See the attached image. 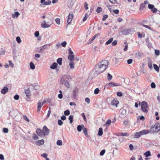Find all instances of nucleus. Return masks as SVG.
Listing matches in <instances>:
<instances>
[{
  "mask_svg": "<svg viewBox=\"0 0 160 160\" xmlns=\"http://www.w3.org/2000/svg\"><path fill=\"white\" fill-rule=\"evenodd\" d=\"M108 61L104 60L96 64L94 68L96 73L99 74L105 71L108 67Z\"/></svg>",
  "mask_w": 160,
  "mask_h": 160,
  "instance_id": "obj_1",
  "label": "nucleus"
},
{
  "mask_svg": "<svg viewBox=\"0 0 160 160\" xmlns=\"http://www.w3.org/2000/svg\"><path fill=\"white\" fill-rule=\"evenodd\" d=\"M71 78L70 76L68 75H65L62 76L61 78L60 82L64 85L67 88H69L70 85L67 79Z\"/></svg>",
  "mask_w": 160,
  "mask_h": 160,
  "instance_id": "obj_2",
  "label": "nucleus"
},
{
  "mask_svg": "<svg viewBox=\"0 0 160 160\" xmlns=\"http://www.w3.org/2000/svg\"><path fill=\"white\" fill-rule=\"evenodd\" d=\"M150 132L153 133H158L160 131V124L157 122L152 125L150 128Z\"/></svg>",
  "mask_w": 160,
  "mask_h": 160,
  "instance_id": "obj_3",
  "label": "nucleus"
},
{
  "mask_svg": "<svg viewBox=\"0 0 160 160\" xmlns=\"http://www.w3.org/2000/svg\"><path fill=\"white\" fill-rule=\"evenodd\" d=\"M149 132V131L148 130H143L140 132L135 133L134 135V138H138L142 135L147 134Z\"/></svg>",
  "mask_w": 160,
  "mask_h": 160,
  "instance_id": "obj_4",
  "label": "nucleus"
},
{
  "mask_svg": "<svg viewBox=\"0 0 160 160\" xmlns=\"http://www.w3.org/2000/svg\"><path fill=\"white\" fill-rule=\"evenodd\" d=\"M148 106L146 102L143 101L141 103V109L142 111L145 113H147L148 112Z\"/></svg>",
  "mask_w": 160,
  "mask_h": 160,
  "instance_id": "obj_5",
  "label": "nucleus"
},
{
  "mask_svg": "<svg viewBox=\"0 0 160 160\" xmlns=\"http://www.w3.org/2000/svg\"><path fill=\"white\" fill-rule=\"evenodd\" d=\"M24 92L26 94L25 96H24V98L27 101H29L30 100V97L31 96V94L30 92V90L28 88L25 90Z\"/></svg>",
  "mask_w": 160,
  "mask_h": 160,
  "instance_id": "obj_6",
  "label": "nucleus"
},
{
  "mask_svg": "<svg viewBox=\"0 0 160 160\" xmlns=\"http://www.w3.org/2000/svg\"><path fill=\"white\" fill-rule=\"evenodd\" d=\"M78 89L76 87H75L73 91V95L72 97L75 99H77V95L78 94Z\"/></svg>",
  "mask_w": 160,
  "mask_h": 160,
  "instance_id": "obj_7",
  "label": "nucleus"
},
{
  "mask_svg": "<svg viewBox=\"0 0 160 160\" xmlns=\"http://www.w3.org/2000/svg\"><path fill=\"white\" fill-rule=\"evenodd\" d=\"M43 23H42L41 26L43 28H49L50 27L51 24H49L50 22H47L46 21H44Z\"/></svg>",
  "mask_w": 160,
  "mask_h": 160,
  "instance_id": "obj_8",
  "label": "nucleus"
},
{
  "mask_svg": "<svg viewBox=\"0 0 160 160\" xmlns=\"http://www.w3.org/2000/svg\"><path fill=\"white\" fill-rule=\"evenodd\" d=\"M42 130L44 136H47L48 135L49 132V130L46 126H44L43 127Z\"/></svg>",
  "mask_w": 160,
  "mask_h": 160,
  "instance_id": "obj_9",
  "label": "nucleus"
},
{
  "mask_svg": "<svg viewBox=\"0 0 160 160\" xmlns=\"http://www.w3.org/2000/svg\"><path fill=\"white\" fill-rule=\"evenodd\" d=\"M118 103V100L117 99H115L111 101L110 104L112 106H115L116 107H117V105Z\"/></svg>",
  "mask_w": 160,
  "mask_h": 160,
  "instance_id": "obj_10",
  "label": "nucleus"
},
{
  "mask_svg": "<svg viewBox=\"0 0 160 160\" xmlns=\"http://www.w3.org/2000/svg\"><path fill=\"white\" fill-rule=\"evenodd\" d=\"M36 133L39 136L41 137H42L43 136H44L42 130L40 129H37L36 130Z\"/></svg>",
  "mask_w": 160,
  "mask_h": 160,
  "instance_id": "obj_11",
  "label": "nucleus"
},
{
  "mask_svg": "<svg viewBox=\"0 0 160 160\" xmlns=\"http://www.w3.org/2000/svg\"><path fill=\"white\" fill-rule=\"evenodd\" d=\"M73 18V15L72 14H69L68 16V19L67 22L68 24H69L72 21Z\"/></svg>",
  "mask_w": 160,
  "mask_h": 160,
  "instance_id": "obj_12",
  "label": "nucleus"
},
{
  "mask_svg": "<svg viewBox=\"0 0 160 160\" xmlns=\"http://www.w3.org/2000/svg\"><path fill=\"white\" fill-rule=\"evenodd\" d=\"M43 105L42 104V101L41 100L38 101V108H37V111H39L41 109V107Z\"/></svg>",
  "mask_w": 160,
  "mask_h": 160,
  "instance_id": "obj_13",
  "label": "nucleus"
},
{
  "mask_svg": "<svg viewBox=\"0 0 160 160\" xmlns=\"http://www.w3.org/2000/svg\"><path fill=\"white\" fill-rule=\"evenodd\" d=\"M8 88L7 87H4L3 89H1V92L2 94H5L8 91Z\"/></svg>",
  "mask_w": 160,
  "mask_h": 160,
  "instance_id": "obj_14",
  "label": "nucleus"
},
{
  "mask_svg": "<svg viewBox=\"0 0 160 160\" xmlns=\"http://www.w3.org/2000/svg\"><path fill=\"white\" fill-rule=\"evenodd\" d=\"M51 45L50 44H46L41 47L43 51L45 49H48Z\"/></svg>",
  "mask_w": 160,
  "mask_h": 160,
  "instance_id": "obj_15",
  "label": "nucleus"
},
{
  "mask_svg": "<svg viewBox=\"0 0 160 160\" xmlns=\"http://www.w3.org/2000/svg\"><path fill=\"white\" fill-rule=\"evenodd\" d=\"M84 128V126L83 125H79L77 127V129L78 132H80L82 129H83V128Z\"/></svg>",
  "mask_w": 160,
  "mask_h": 160,
  "instance_id": "obj_16",
  "label": "nucleus"
},
{
  "mask_svg": "<svg viewBox=\"0 0 160 160\" xmlns=\"http://www.w3.org/2000/svg\"><path fill=\"white\" fill-rule=\"evenodd\" d=\"M143 154L146 157H148L151 156V152L149 151H146Z\"/></svg>",
  "mask_w": 160,
  "mask_h": 160,
  "instance_id": "obj_17",
  "label": "nucleus"
},
{
  "mask_svg": "<svg viewBox=\"0 0 160 160\" xmlns=\"http://www.w3.org/2000/svg\"><path fill=\"white\" fill-rule=\"evenodd\" d=\"M20 15V13L18 12H14V14H12V17L13 18H17Z\"/></svg>",
  "mask_w": 160,
  "mask_h": 160,
  "instance_id": "obj_18",
  "label": "nucleus"
},
{
  "mask_svg": "<svg viewBox=\"0 0 160 160\" xmlns=\"http://www.w3.org/2000/svg\"><path fill=\"white\" fill-rule=\"evenodd\" d=\"M57 66L58 64L57 63L54 62L50 66V68L52 69H54L57 67Z\"/></svg>",
  "mask_w": 160,
  "mask_h": 160,
  "instance_id": "obj_19",
  "label": "nucleus"
},
{
  "mask_svg": "<svg viewBox=\"0 0 160 160\" xmlns=\"http://www.w3.org/2000/svg\"><path fill=\"white\" fill-rule=\"evenodd\" d=\"M68 58L71 61H73L74 59V55H69L68 57Z\"/></svg>",
  "mask_w": 160,
  "mask_h": 160,
  "instance_id": "obj_20",
  "label": "nucleus"
},
{
  "mask_svg": "<svg viewBox=\"0 0 160 160\" xmlns=\"http://www.w3.org/2000/svg\"><path fill=\"white\" fill-rule=\"evenodd\" d=\"M103 129L102 128H100L99 129L98 132V136H101L103 134Z\"/></svg>",
  "mask_w": 160,
  "mask_h": 160,
  "instance_id": "obj_21",
  "label": "nucleus"
},
{
  "mask_svg": "<svg viewBox=\"0 0 160 160\" xmlns=\"http://www.w3.org/2000/svg\"><path fill=\"white\" fill-rule=\"evenodd\" d=\"M118 136H128L129 135V134L127 132H121L120 133H118Z\"/></svg>",
  "mask_w": 160,
  "mask_h": 160,
  "instance_id": "obj_22",
  "label": "nucleus"
},
{
  "mask_svg": "<svg viewBox=\"0 0 160 160\" xmlns=\"http://www.w3.org/2000/svg\"><path fill=\"white\" fill-rule=\"evenodd\" d=\"M129 31V30H128V29H124L122 31V32L124 35H127L129 34V32H128Z\"/></svg>",
  "mask_w": 160,
  "mask_h": 160,
  "instance_id": "obj_23",
  "label": "nucleus"
},
{
  "mask_svg": "<svg viewBox=\"0 0 160 160\" xmlns=\"http://www.w3.org/2000/svg\"><path fill=\"white\" fill-rule=\"evenodd\" d=\"M30 67L31 69L33 70L35 68V66L33 62H31L30 63Z\"/></svg>",
  "mask_w": 160,
  "mask_h": 160,
  "instance_id": "obj_24",
  "label": "nucleus"
},
{
  "mask_svg": "<svg viewBox=\"0 0 160 160\" xmlns=\"http://www.w3.org/2000/svg\"><path fill=\"white\" fill-rule=\"evenodd\" d=\"M57 62L60 65L62 64V58H58L57 60Z\"/></svg>",
  "mask_w": 160,
  "mask_h": 160,
  "instance_id": "obj_25",
  "label": "nucleus"
},
{
  "mask_svg": "<svg viewBox=\"0 0 160 160\" xmlns=\"http://www.w3.org/2000/svg\"><path fill=\"white\" fill-rule=\"evenodd\" d=\"M37 142L38 145L43 144L44 142V141L43 139L38 140Z\"/></svg>",
  "mask_w": 160,
  "mask_h": 160,
  "instance_id": "obj_26",
  "label": "nucleus"
},
{
  "mask_svg": "<svg viewBox=\"0 0 160 160\" xmlns=\"http://www.w3.org/2000/svg\"><path fill=\"white\" fill-rule=\"evenodd\" d=\"M154 69L157 72L159 71V68L158 67L156 64H154L153 65Z\"/></svg>",
  "mask_w": 160,
  "mask_h": 160,
  "instance_id": "obj_27",
  "label": "nucleus"
},
{
  "mask_svg": "<svg viewBox=\"0 0 160 160\" xmlns=\"http://www.w3.org/2000/svg\"><path fill=\"white\" fill-rule=\"evenodd\" d=\"M113 39V38H111L107 42H106V44L108 45V44H110L112 42Z\"/></svg>",
  "mask_w": 160,
  "mask_h": 160,
  "instance_id": "obj_28",
  "label": "nucleus"
},
{
  "mask_svg": "<svg viewBox=\"0 0 160 160\" xmlns=\"http://www.w3.org/2000/svg\"><path fill=\"white\" fill-rule=\"evenodd\" d=\"M135 55L137 58H140L142 56L141 53L139 52L136 53Z\"/></svg>",
  "mask_w": 160,
  "mask_h": 160,
  "instance_id": "obj_29",
  "label": "nucleus"
},
{
  "mask_svg": "<svg viewBox=\"0 0 160 160\" xmlns=\"http://www.w3.org/2000/svg\"><path fill=\"white\" fill-rule=\"evenodd\" d=\"M82 131L83 132L84 134V135L86 136H88V135L87 133V130L86 128H83L82 129Z\"/></svg>",
  "mask_w": 160,
  "mask_h": 160,
  "instance_id": "obj_30",
  "label": "nucleus"
},
{
  "mask_svg": "<svg viewBox=\"0 0 160 160\" xmlns=\"http://www.w3.org/2000/svg\"><path fill=\"white\" fill-rule=\"evenodd\" d=\"M146 7V5L144 3H142L140 5V9L143 10Z\"/></svg>",
  "mask_w": 160,
  "mask_h": 160,
  "instance_id": "obj_31",
  "label": "nucleus"
},
{
  "mask_svg": "<svg viewBox=\"0 0 160 160\" xmlns=\"http://www.w3.org/2000/svg\"><path fill=\"white\" fill-rule=\"evenodd\" d=\"M112 78V76L111 75L110 73H108V77L107 79L108 80L110 81L111 80Z\"/></svg>",
  "mask_w": 160,
  "mask_h": 160,
  "instance_id": "obj_32",
  "label": "nucleus"
},
{
  "mask_svg": "<svg viewBox=\"0 0 160 160\" xmlns=\"http://www.w3.org/2000/svg\"><path fill=\"white\" fill-rule=\"evenodd\" d=\"M73 116L70 115L68 119L70 121V123L71 124L73 122Z\"/></svg>",
  "mask_w": 160,
  "mask_h": 160,
  "instance_id": "obj_33",
  "label": "nucleus"
},
{
  "mask_svg": "<svg viewBox=\"0 0 160 160\" xmlns=\"http://www.w3.org/2000/svg\"><path fill=\"white\" fill-rule=\"evenodd\" d=\"M62 140H58L57 142V144L58 146H61L62 145Z\"/></svg>",
  "mask_w": 160,
  "mask_h": 160,
  "instance_id": "obj_34",
  "label": "nucleus"
},
{
  "mask_svg": "<svg viewBox=\"0 0 160 160\" xmlns=\"http://www.w3.org/2000/svg\"><path fill=\"white\" fill-rule=\"evenodd\" d=\"M102 11V8L100 7H98L96 9V12L98 13H100Z\"/></svg>",
  "mask_w": 160,
  "mask_h": 160,
  "instance_id": "obj_35",
  "label": "nucleus"
},
{
  "mask_svg": "<svg viewBox=\"0 0 160 160\" xmlns=\"http://www.w3.org/2000/svg\"><path fill=\"white\" fill-rule=\"evenodd\" d=\"M70 114V111L69 110H67L64 112V114L65 115H69Z\"/></svg>",
  "mask_w": 160,
  "mask_h": 160,
  "instance_id": "obj_36",
  "label": "nucleus"
},
{
  "mask_svg": "<svg viewBox=\"0 0 160 160\" xmlns=\"http://www.w3.org/2000/svg\"><path fill=\"white\" fill-rule=\"evenodd\" d=\"M16 40L18 43H20L21 42V40L19 37H16Z\"/></svg>",
  "mask_w": 160,
  "mask_h": 160,
  "instance_id": "obj_37",
  "label": "nucleus"
},
{
  "mask_svg": "<svg viewBox=\"0 0 160 160\" xmlns=\"http://www.w3.org/2000/svg\"><path fill=\"white\" fill-rule=\"evenodd\" d=\"M99 91L100 90L98 88H96L94 90V93L95 94H97L99 93Z\"/></svg>",
  "mask_w": 160,
  "mask_h": 160,
  "instance_id": "obj_38",
  "label": "nucleus"
},
{
  "mask_svg": "<svg viewBox=\"0 0 160 160\" xmlns=\"http://www.w3.org/2000/svg\"><path fill=\"white\" fill-rule=\"evenodd\" d=\"M148 66L150 69L152 68V63L151 62H150L148 63Z\"/></svg>",
  "mask_w": 160,
  "mask_h": 160,
  "instance_id": "obj_39",
  "label": "nucleus"
},
{
  "mask_svg": "<svg viewBox=\"0 0 160 160\" xmlns=\"http://www.w3.org/2000/svg\"><path fill=\"white\" fill-rule=\"evenodd\" d=\"M69 65L70 66L71 69H73L74 68L73 63V62H70L69 63Z\"/></svg>",
  "mask_w": 160,
  "mask_h": 160,
  "instance_id": "obj_40",
  "label": "nucleus"
},
{
  "mask_svg": "<svg viewBox=\"0 0 160 160\" xmlns=\"http://www.w3.org/2000/svg\"><path fill=\"white\" fill-rule=\"evenodd\" d=\"M51 2L49 0L48 2H45L43 3V5H50L51 4Z\"/></svg>",
  "mask_w": 160,
  "mask_h": 160,
  "instance_id": "obj_41",
  "label": "nucleus"
},
{
  "mask_svg": "<svg viewBox=\"0 0 160 160\" xmlns=\"http://www.w3.org/2000/svg\"><path fill=\"white\" fill-rule=\"evenodd\" d=\"M58 123L59 125L61 126L62 125L63 122L62 120L59 119L58 121Z\"/></svg>",
  "mask_w": 160,
  "mask_h": 160,
  "instance_id": "obj_42",
  "label": "nucleus"
},
{
  "mask_svg": "<svg viewBox=\"0 0 160 160\" xmlns=\"http://www.w3.org/2000/svg\"><path fill=\"white\" fill-rule=\"evenodd\" d=\"M32 138L35 140H37L38 139V136L36 134H33V136L32 137Z\"/></svg>",
  "mask_w": 160,
  "mask_h": 160,
  "instance_id": "obj_43",
  "label": "nucleus"
},
{
  "mask_svg": "<svg viewBox=\"0 0 160 160\" xmlns=\"http://www.w3.org/2000/svg\"><path fill=\"white\" fill-rule=\"evenodd\" d=\"M155 53L156 55H159L160 54V51L159 50H155Z\"/></svg>",
  "mask_w": 160,
  "mask_h": 160,
  "instance_id": "obj_44",
  "label": "nucleus"
},
{
  "mask_svg": "<svg viewBox=\"0 0 160 160\" xmlns=\"http://www.w3.org/2000/svg\"><path fill=\"white\" fill-rule=\"evenodd\" d=\"M23 119L26 121H27L28 122H29L30 121L29 119L25 115H24L23 116Z\"/></svg>",
  "mask_w": 160,
  "mask_h": 160,
  "instance_id": "obj_45",
  "label": "nucleus"
},
{
  "mask_svg": "<svg viewBox=\"0 0 160 160\" xmlns=\"http://www.w3.org/2000/svg\"><path fill=\"white\" fill-rule=\"evenodd\" d=\"M51 112V110L50 108H49L48 111V114L47 115V118H48L50 116V115Z\"/></svg>",
  "mask_w": 160,
  "mask_h": 160,
  "instance_id": "obj_46",
  "label": "nucleus"
},
{
  "mask_svg": "<svg viewBox=\"0 0 160 160\" xmlns=\"http://www.w3.org/2000/svg\"><path fill=\"white\" fill-rule=\"evenodd\" d=\"M105 152V149L102 150L100 152V155L101 156H103Z\"/></svg>",
  "mask_w": 160,
  "mask_h": 160,
  "instance_id": "obj_47",
  "label": "nucleus"
},
{
  "mask_svg": "<svg viewBox=\"0 0 160 160\" xmlns=\"http://www.w3.org/2000/svg\"><path fill=\"white\" fill-rule=\"evenodd\" d=\"M81 116L82 117L84 121L86 122L87 118L86 117L85 114L84 113H82L81 114Z\"/></svg>",
  "mask_w": 160,
  "mask_h": 160,
  "instance_id": "obj_48",
  "label": "nucleus"
},
{
  "mask_svg": "<svg viewBox=\"0 0 160 160\" xmlns=\"http://www.w3.org/2000/svg\"><path fill=\"white\" fill-rule=\"evenodd\" d=\"M13 98L15 100H18L19 98V96L17 94L14 96Z\"/></svg>",
  "mask_w": 160,
  "mask_h": 160,
  "instance_id": "obj_49",
  "label": "nucleus"
},
{
  "mask_svg": "<svg viewBox=\"0 0 160 160\" xmlns=\"http://www.w3.org/2000/svg\"><path fill=\"white\" fill-rule=\"evenodd\" d=\"M55 21L56 23L58 25L60 24V19L59 18H57L55 19Z\"/></svg>",
  "mask_w": 160,
  "mask_h": 160,
  "instance_id": "obj_50",
  "label": "nucleus"
},
{
  "mask_svg": "<svg viewBox=\"0 0 160 160\" xmlns=\"http://www.w3.org/2000/svg\"><path fill=\"white\" fill-rule=\"evenodd\" d=\"M151 87L152 88H154L156 87V85L154 82H152L151 84Z\"/></svg>",
  "mask_w": 160,
  "mask_h": 160,
  "instance_id": "obj_51",
  "label": "nucleus"
},
{
  "mask_svg": "<svg viewBox=\"0 0 160 160\" xmlns=\"http://www.w3.org/2000/svg\"><path fill=\"white\" fill-rule=\"evenodd\" d=\"M133 61V60L132 59H129L127 60V62L128 64H131Z\"/></svg>",
  "mask_w": 160,
  "mask_h": 160,
  "instance_id": "obj_52",
  "label": "nucleus"
},
{
  "mask_svg": "<svg viewBox=\"0 0 160 160\" xmlns=\"http://www.w3.org/2000/svg\"><path fill=\"white\" fill-rule=\"evenodd\" d=\"M3 131L5 133H7L8 132V128H4L3 129Z\"/></svg>",
  "mask_w": 160,
  "mask_h": 160,
  "instance_id": "obj_53",
  "label": "nucleus"
},
{
  "mask_svg": "<svg viewBox=\"0 0 160 160\" xmlns=\"http://www.w3.org/2000/svg\"><path fill=\"white\" fill-rule=\"evenodd\" d=\"M68 53L69 55H73V52L72 51L71 48H69L68 49Z\"/></svg>",
  "mask_w": 160,
  "mask_h": 160,
  "instance_id": "obj_54",
  "label": "nucleus"
},
{
  "mask_svg": "<svg viewBox=\"0 0 160 160\" xmlns=\"http://www.w3.org/2000/svg\"><path fill=\"white\" fill-rule=\"evenodd\" d=\"M128 30H129L128 32H129V33H133L134 32V29L133 28H131L130 29H128Z\"/></svg>",
  "mask_w": 160,
  "mask_h": 160,
  "instance_id": "obj_55",
  "label": "nucleus"
},
{
  "mask_svg": "<svg viewBox=\"0 0 160 160\" xmlns=\"http://www.w3.org/2000/svg\"><path fill=\"white\" fill-rule=\"evenodd\" d=\"M34 34L35 36L36 37H38L39 36V32L38 31H36L34 33Z\"/></svg>",
  "mask_w": 160,
  "mask_h": 160,
  "instance_id": "obj_56",
  "label": "nucleus"
},
{
  "mask_svg": "<svg viewBox=\"0 0 160 160\" xmlns=\"http://www.w3.org/2000/svg\"><path fill=\"white\" fill-rule=\"evenodd\" d=\"M85 101L88 104L90 103V99L89 98H86L85 99Z\"/></svg>",
  "mask_w": 160,
  "mask_h": 160,
  "instance_id": "obj_57",
  "label": "nucleus"
},
{
  "mask_svg": "<svg viewBox=\"0 0 160 160\" xmlns=\"http://www.w3.org/2000/svg\"><path fill=\"white\" fill-rule=\"evenodd\" d=\"M9 63L10 66L13 68L14 67V64L11 61H9Z\"/></svg>",
  "mask_w": 160,
  "mask_h": 160,
  "instance_id": "obj_58",
  "label": "nucleus"
},
{
  "mask_svg": "<svg viewBox=\"0 0 160 160\" xmlns=\"http://www.w3.org/2000/svg\"><path fill=\"white\" fill-rule=\"evenodd\" d=\"M117 44V40H114L112 43V46H115Z\"/></svg>",
  "mask_w": 160,
  "mask_h": 160,
  "instance_id": "obj_59",
  "label": "nucleus"
},
{
  "mask_svg": "<svg viewBox=\"0 0 160 160\" xmlns=\"http://www.w3.org/2000/svg\"><path fill=\"white\" fill-rule=\"evenodd\" d=\"M108 16L107 15H104L103 16V18L102 20V21H105L108 18Z\"/></svg>",
  "mask_w": 160,
  "mask_h": 160,
  "instance_id": "obj_60",
  "label": "nucleus"
},
{
  "mask_svg": "<svg viewBox=\"0 0 160 160\" xmlns=\"http://www.w3.org/2000/svg\"><path fill=\"white\" fill-rule=\"evenodd\" d=\"M148 7L149 9L151 10L154 7V6L153 5L149 4H148Z\"/></svg>",
  "mask_w": 160,
  "mask_h": 160,
  "instance_id": "obj_61",
  "label": "nucleus"
},
{
  "mask_svg": "<svg viewBox=\"0 0 160 160\" xmlns=\"http://www.w3.org/2000/svg\"><path fill=\"white\" fill-rule=\"evenodd\" d=\"M111 120H108L106 123V124H107V125H108V126H109L111 123Z\"/></svg>",
  "mask_w": 160,
  "mask_h": 160,
  "instance_id": "obj_62",
  "label": "nucleus"
},
{
  "mask_svg": "<svg viewBox=\"0 0 160 160\" xmlns=\"http://www.w3.org/2000/svg\"><path fill=\"white\" fill-rule=\"evenodd\" d=\"M41 156L44 158H46L47 157L48 154L46 153H45L42 154Z\"/></svg>",
  "mask_w": 160,
  "mask_h": 160,
  "instance_id": "obj_63",
  "label": "nucleus"
},
{
  "mask_svg": "<svg viewBox=\"0 0 160 160\" xmlns=\"http://www.w3.org/2000/svg\"><path fill=\"white\" fill-rule=\"evenodd\" d=\"M117 95L119 97H121L122 95V93L120 92H118L117 93Z\"/></svg>",
  "mask_w": 160,
  "mask_h": 160,
  "instance_id": "obj_64",
  "label": "nucleus"
}]
</instances>
